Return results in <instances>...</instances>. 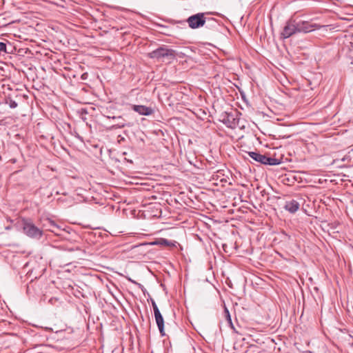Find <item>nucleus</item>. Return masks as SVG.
I'll return each instance as SVG.
<instances>
[{
  "label": "nucleus",
  "mask_w": 353,
  "mask_h": 353,
  "mask_svg": "<svg viewBox=\"0 0 353 353\" xmlns=\"http://www.w3.org/2000/svg\"><path fill=\"white\" fill-rule=\"evenodd\" d=\"M23 230L24 233L30 238L40 239L43 235V232L37 228L30 219H23Z\"/></svg>",
  "instance_id": "f257e3e1"
},
{
  "label": "nucleus",
  "mask_w": 353,
  "mask_h": 353,
  "mask_svg": "<svg viewBox=\"0 0 353 353\" xmlns=\"http://www.w3.org/2000/svg\"><path fill=\"white\" fill-rule=\"evenodd\" d=\"M248 155L254 161L264 165H275L281 163V161L276 158L269 157L255 152H248Z\"/></svg>",
  "instance_id": "f03ea898"
},
{
  "label": "nucleus",
  "mask_w": 353,
  "mask_h": 353,
  "mask_svg": "<svg viewBox=\"0 0 353 353\" xmlns=\"http://www.w3.org/2000/svg\"><path fill=\"white\" fill-rule=\"evenodd\" d=\"M205 13L199 12L189 17L187 19L188 26L192 29L203 27L205 23Z\"/></svg>",
  "instance_id": "7ed1b4c3"
},
{
  "label": "nucleus",
  "mask_w": 353,
  "mask_h": 353,
  "mask_svg": "<svg viewBox=\"0 0 353 353\" xmlns=\"http://www.w3.org/2000/svg\"><path fill=\"white\" fill-rule=\"evenodd\" d=\"M297 33L296 20L291 18L286 22L283 31L281 33V37L283 39H288Z\"/></svg>",
  "instance_id": "20e7f679"
},
{
  "label": "nucleus",
  "mask_w": 353,
  "mask_h": 353,
  "mask_svg": "<svg viewBox=\"0 0 353 353\" xmlns=\"http://www.w3.org/2000/svg\"><path fill=\"white\" fill-rule=\"evenodd\" d=\"M320 28L321 26L316 23H312L307 21H296L298 33H308Z\"/></svg>",
  "instance_id": "39448f33"
},
{
  "label": "nucleus",
  "mask_w": 353,
  "mask_h": 353,
  "mask_svg": "<svg viewBox=\"0 0 353 353\" xmlns=\"http://www.w3.org/2000/svg\"><path fill=\"white\" fill-rule=\"evenodd\" d=\"M150 58L162 59L164 57H174V51L171 49L159 48L149 53Z\"/></svg>",
  "instance_id": "423d86ee"
},
{
  "label": "nucleus",
  "mask_w": 353,
  "mask_h": 353,
  "mask_svg": "<svg viewBox=\"0 0 353 353\" xmlns=\"http://www.w3.org/2000/svg\"><path fill=\"white\" fill-rule=\"evenodd\" d=\"M299 207V202L294 199L286 200L284 205V208L290 213H295L298 211Z\"/></svg>",
  "instance_id": "0eeeda50"
},
{
  "label": "nucleus",
  "mask_w": 353,
  "mask_h": 353,
  "mask_svg": "<svg viewBox=\"0 0 353 353\" xmlns=\"http://www.w3.org/2000/svg\"><path fill=\"white\" fill-rule=\"evenodd\" d=\"M132 110L138 112L139 114L145 116L150 115L154 112L152 108L141 105H134L132 106Z\"/></svg>",
  "instance_id": "6e6552de"
},
{
  "label": "nucleus",
  "mask_w": 353,
  "mask_h": 353,
  "mask_svg": "<svg viewBox=\"0 0 353 353\" xmlns=\"http://www.w3.org/2000/svg\"><path fill=\"white\" fill-rule=\"evenodd\" d=\"M154 317L160 333L161 334L162 336H164V321L161 312H156V313L154 314Z\"/></svg>",
  "instance_id": "1a4fd4ad"
},
{
  "label": "nucleus",
  "mask_w": 353,
  "mask_h": 353,
  "mask_svg": "<svg viewBox=\"0 0 353 353\" xmlns=\"http://www.w3.org/2000/svg\"><path fill=\"white\" fill-rule=\"evenodd\" d=\"M125 125V121L121 117H112V128H122Z\"/></svg>",
  "instance_id": "9d476101"
},
{
  "label": "nucleus",
  "mask_w": 353,
  "mask_h": 353,
  "mask_svg": "<svg viewBox=\"0 0 353 353\" xmlns=\"http://www.w3.org/2000/svg\"><path fill=\"white\" fill-rule=\"evenodd\" d=\"M175 242H171L165 239H159L155 241L150 243L151 245H159L163 246H174Z\"/></svg>",
  "instance_id": "9b49d317"
},
{
  "label": "nucleus",
  "mask_w": 353,
  "mask_h": 353,
  "mask_svg": "<svg viewBox=\"0 0 353 353\" xmlns=\"http://www.w3.org/2000/svg\"><path fill=\"white\" fill-rule=\"evenodd\" d=\"M3 52H6V44L5 43L0 42V54Z\"/></svg>",
  "instance_id": "f8f14e48"
},
{
  "label": "nucleus",
  "mask_w": 353,
  "mask_h": 353,
  "mask_svg": "<svg viewBox=\"0 0 353 353\" xmlns=\"http://www.w3.org/2000/svg\"><path fill=\"white\" fill-rule=\"evenodd\" d=\"M152 307H153L154 314L156 313V312H160L154 301H152Z\"/></svg>",
  "instance_id": "ddd939ff"
},
{
  "label": "nucleus",
  "mask_w": 353,
  "mask_h": 353,
  "mask_svg": "<svg viewBox=\"0 0 353 353\" xmlns=\"http://www.w3.org/2000/svg\"><path fill=\"white\" fill-rule=\"evenodd\" d=\"M227 312V317H228V320L229 321V323L232 325V321H231V319H230V314H229V312L228 310H226Z\"/></svg>",
  "instance_id": "4468645a"
},
{
  "label": "nucleus",
  "mask_w": 353,
  "mask_h": 353,
  "mask_svg": "<svg viewBox=\"0 0 353 353\" xmlns=\"http://www.w3.org/2000/svg\"><path fill=\"white\" fill-rule=\"evenodd\" d=\"M57 301V298H51L50 300H49V302L51 303V304H53L54 301Z\"/></svg>",
  "instance_id": "2eb2a0df"
},
{
  "label": "nucleus",
  "mask_w": 353,
  "mask_h": 353,
  "mask_svg": "<svg viewBox=\"0 0 353 353\" xmlns=\"http://www.w3.org/2000/svg\"><path fill=\"white\" fill-rule=\"evenodd\" d=\"M17 106V103L15 102H13L11 105H10V107L11 108H15Z\"/></svg>",
  "instance_id": "dca6fc26"
},
{
  "label": "nucleus",
  "mask_w": 353,
  "mask_h": 353,
  "mask_svg": "<svg viewBox=\"0 0 353 353\" xmlns=\"http://www.w3.org/2000/svg\"><path fill=\"white\" fill-rule=\"evenodd\" d=\"M306 353H312V352H306Z\"/></svg>",
  "instance_id": "f3484780"
}]
</instances>
